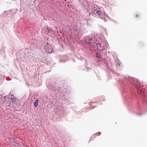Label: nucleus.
<instances>
[{
	"mask_svg": "<svg viewBox=\"0 0 147 147\" xmlns=\"http://www.w3.org/2000/svg\"><path fill=\"white\" fill-rule=\"evenodd\" d=\"M38 100H35V101L34 103V105L35 107H38Z\"/></svg>",
	"mask_w": 147,
	"mask_h": 147,
	"instance_id": "nucleus-2",
	"label": "nucleus"
},
{
	"mask_svg": "<svg viewBox=\"0 0 147 147\" xmlns=\"http://www.w3.org/2000/svg\"><path fill=\"white\" fill-rule=\"evenodd\" d=\"M96 13L97 14H98L99 16H100L101 14V12L99 10H97Z\"/></svg>",
	"mask_w": 147,
	"mask_h": 147,
	"instance_id": "nucleus-4",
	"label": "nucleus"
},
{
	"mask_svg": "<svg viewBox=\"0 0 147 147\" xmlns=\"http://www.w3.org/2000/svg\"><path fill=\"white\" fill-rule=\"evenodd\" d=\"M97 5H94V9L95 11H96L97 9Z\"/></svg>",
	"mask_w": 147,
	"mask_h": 147,
	"instance_id": "nucleus-5",
	"label": "nucleus"
},
{
	"mask_svg": "<svg viewBox=\"0 0 147 147\" xmlns=\"http://www.w3.org/2000/svg\"><path fill=\"white\" fill-rule=\"evenodd\" d=\"M138 16H139V15H136V17H138Z\"/></svg>",
	"mask_w": 147,
	"mask_h": 147,
	"instance_id": "nucleus-7",
	"label": "nucleus"
},
{
	"mask_svg": "<svg viewBox=\"0 0 147 147\" xmlns=\"http://www.w3.org/2000/svg\"><path fill=\"white\" fill-rule=\"evenodd\" d=\"M97 49L100 51H102L105 50L108 46V44L106 42H103L101 43H99L96 45Z\"/></svg>",
	"mask_w": 147,
	"mask_h": 147,
	"instance_id": "nucleus-1",
	"label": "nucleus"
},
{
	"mask_svg": "<svg viewBox=\"0 0 147 147\" xmlns=\"http://www.w3.org/2000/svg\"><path fill=\"white\" fill-rule=\"evenodd\" d=\"M96 56H97V57H98V58H100V56H99L98 55V54H97V53L96 54Z\"/></svg>",
	"mask_w": 147,
	"mask_h": 147,
	"instance_id": "nucleus-6",
	"label": "nucleus"
},
{
	"mask_svg": "<svg viewBox=\"0 0 147 147\" xmlns=\"http://www.w3.org/2000/svg\"><path fill=\"white\" fill-rule=\"evenodd\" d=\"M94 38H93L92 37H91V38H89L88 40H89V43H90V44H92L93 42L92 41V42H90V41H93L94 40Z\"/></svg>",
	"mask_w": 147,
	"mask_h": 147,
	"instance_id": "nucleus-3",
	"label": "nucleus"
}]
</instances>
